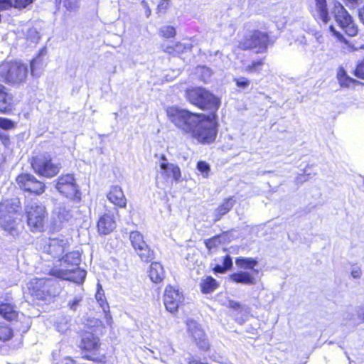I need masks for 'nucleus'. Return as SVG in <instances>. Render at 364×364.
Returning a JSON list of instances; mask_svg holds the SVG:
<instances>
[{
    "label": "nucleus",
    "mask_w": 364,
    "mask_h": 364,
    "mask_svg": "<svg viewBox=\"0 0 364 364\" xmlns=\"http://www.w3.org/2000/svg\"><path fill=\"white\" fill-rule=\"evenodd\" d=\"M168 119L182 132L190 134L200 144L215 141L218 132L215 114L205 115L192 113L186 109L170 107L166 109Z\"/></svg>",
    "instance_id": "obj_1"
},
{
    "label": "nucleus",
    "mask_w": 364,
    "mask_h": 364,
    "mask_svg": "<svg viewBox=\"0 0 364 364\" xmlns=\"http://www.w3.org/2000/svg\"><path fill=\"white\" fill-rule=\"evenodd\" d=\"M104 326L101 323L87 324L78 332V348L83 354L82 358L97 364H105L107 355L100 353V336L103 334Z\"/></svg>",
    "instance_id": "obj_2"
},
{
    "label": "nucleus",
    "mask_w": 364,
    "mask_h": 364,
    "mask_svg": "<svg viewBox=\"0 0 364 364\" xmlns=\"http://www.w3.org/2000/svg\"><path fill=\"white\" fill-rule=\"evenodd\" d=\"M59 267L55 266L50 274L58 278L81 284L86 277V272L78 268L80 262L78 252H70L59 259Z\"/></svg>",
    "instance_id": "obj_3"
},
{
    "label": "nucleus",
    "mask_w": 364,
    "mask_h": 364,
    "mask_svg": "<svg viewBox=\"0 0 364 364\" xmlns=\"http://www.w3.org/2000/svg\"><path fill=\"white\" fill-rule=\"evenodd\" d=\"M156 164L158 166L156 176L157 187L166 188L173 183L181 181L182 174L180 167L176 164L169 162L164 154L159 156Z\"/></svg>",
    "instance_id": "obj_4"
},
{
    "label": "nucleus",
    "mask_w": 364,
    "mask_h": 364,
    "mask_svg": "<svg viewBox=\"0 0 364 364\" xmlns=\"http://www.w3.org/2000/svg\"><path fill=\"white\" fill-rule=\"evenodd\" d=\"M186 97L192 105L202 109L209 110L213 114H215L220 106V98L201 87L187 90Z\"/></svg>",
    "instance_id": "obj_5"
},
{
    "label": "nucleus",
    "mask_w": 364,
    "mask_h": 364,
    "mask_svg": "<svg viewBox=\"0 0 364 364\" xmlns=\"http://www.w3.org/2000/svg\"><path fill=\"white\" fill-rule=\"evenodd\" d=\"M28 68L19 62H5L0 65V80L13 85L25 82Z\"/></svg>",
    "instance_id": "obj_6"
},
{
    "label": "nucleus",
    "mask_w": 364,
    "mask_h": 364,
    "mask_svg": "<svg viewBox=\"0 0 364 364\" xmlns=\"http://www.w3.org/2000/svg\"><path fill=\"white\" fill-rule=\"evenodd\" d=\"M18 202L5 200L0 203V227L10 234L16 231Z\"/></svg>",
    "instance_id": "obj_7"
},
{
    "label": "nucleus",
    "mask_w": 364,
    "mask_h": 364,
    "mask_svg": "<svg viewBox=\"0 0 364 364\" xmlns=\"http://www.w3.org/2000/svg\"><path fill=\"white\" fill-rule=\"evenodd\" d=\"M332 11L335 20L339 27L348 36H355L358 33V28L352 17L343 6L338 1H332Z\"/></svg>",
    "instance_id": "obj_8"
},
{
    "label": "nucleus",
    "mask_w": 364,
    "mask_h": 364,
    "mask_svg": "<svg viewBox=\"0 0 364 364\" xmlns=\"http://www.w3.org/2000/svg\"><path fill=\"white\" fill-rule=\"evenodd\" d=\"M31 166L37 174L46 178L56 176L61 168L60 164L53 163L51 156L47 154L33 157Z\"/></svg>",
    "instance_id": "obj_9"
},
{
    "label": "nucleus",
    "mask_w": 364,
    "mask_h": 364,
    "mask_svg": "<svg viewBox=\"0 0 364 364\" xmlns=\"http://www.w3.org/2000/svg\"><path fill=\"white\" fill-rule=\"evenodd\" d=\"M27 223L32 231H41L44 227L47 217L44 205L33 203L26 206Z\"/></svg>",
    "instance_id": "obj_10"
},
{
    "label": "nucleus",
    "mask_w": 364,
    "mask_h": 364,
    "mask_svg": "<svg viewBox=\"0 0 364 364\" xmlns=\"http://www.w3.org/2000/svg\"><path fill=\"white\" fill-rule=\"evenodd\" d=\"M28 289L31 295L38 300L46 301L57 294L50 279H33L28 284Z\"/></svg>",
    "instance_id": "obj_11"
},
{
    "label": "nucleus",
    "mask_w": 364,
    "mask_h": 364,
    "mask_svg": "<svg viewBox=\"0 0 364 364\" xmlns=\"http://www.w3.org/2000/svg\"><path fill=\"white\" fill-rule=\"evenodd\" d=\"M269 37L264 32L259 31H250L245 38L239 43V48L242 50H255L257 53L266 50Z\"/></svg>",
    "instance_id": "obj_12"
},
{
    "label": "nucleus",
    "mask_w": 364,
    "mask_h": 364,
    "mask_svg": "<svg viewBox=\"0 0 364 364\" xmlns=\"http://www.w3.org/2000/svg\"><path fill=\"white\" fill-rule=\"evenodd\" d=\"M55 188L60 193L73 200H80V191L73 174L62 175L58 178Z\"/></svg>",
    "instance_id": "obj_13"
},
{
    "label": "nucleus",
    "mask_w": 364,
    "mask_h": 364,
    "mask_svg": "<svg viewBox=\"0 0 364 364\" xmlns=\"http://www.w3.org/2000/svg\"><path fill=\"white\" fill-rule=\"evenodd\" d=\"M69 246L67 238H49L46 240L41 247L43 252L53 258H60Z\"/></svg>",
    "instance_id": "obj_14"
},
{
    "label": "nucleus",
    "mask_w": 364,
    "mask_h": 364,
    "mask_svg": "<svg viewBox=\"0 0 364 364\" xmlns=\"http://www.w3.org/2000/svg\"><path fill=\"white\" fill-rule=\"evenodd\" d=\"M18 187L26 192L32 193L36 195H41L45 191V185L41 181L29 173H22L17 176L16 179Z\"/></svg>",
    "instance_id": "obj_15"
},
{
    "label": "nucleus",
    "mask_w": 364,
    "mask_h": 364,
    "mask_svg": "<svg viewBox=\"0 0 364 364\" xmlns=\"http://www.w3.org/2000/svg\"><path fill=\"white\" fill-rule=\"evenodd\" d=\"M13 107V96L7 92L6 88L0 84V113L6 114L10 112ZM0 127L10 129L14 127L13 122L9 119L0 118Z\"/></svg>",
    "instance_id": "obj_16"
},
{
    "label": "nucleus",
    "mask_w": 364,
    "mask_h": 364,
    "mask_svg": "<svg viewBox=\"0 0 364 364\" xmlns=\"http://www.w3.org/2000/svg\"><path fill=\"white\" fill-rule=\"evenodd\" d=\"M129 240L132 246L143 261L152 258L153 252L144 241V236L139 231H132L129 233Z\"/></svg>",
    "instance_id": "obj_17"
},
{
    "label": "nucleus",
    "mask_w": 364,
    "mask_h": 364,
    "mask_svg": "<svg viewBox=\"0 0 364 364\" xmlns=\"http://www.w3.org/2000/svg\"><path fill=\"white\" fill-rule=\"evenodd\" d=\"M183 295L179 289L173 286H167L164 291V302L167 311L174 313L183 302Z\"/></svg>",
    "instance_id": "obj_18"
},
{
    "label": "nucleus",
    "mask_w": 364,
    "mask_h": 364,
    "mask_svg": "<svg viewBox=\"0 0 364 364\" xmlns=\"http://www.w3.org/2000/svg\"><path fill=\"white\" fill-rule=\"evenodd\" d=\"M117 226L116 220L113 215L104 213L97 221V230L101 235H108L111 233Z\"/></svg>",
    "instance_id": "obj_19"
},
{
    "label": "nucleus",
    "mask_w": 364,
    "mask_h": 364,
    "mask_svg": "<svg viewBox=\"0 0 364 364\" xmlns=\"http://www.w3.org/2000/svg\"><path fill=\"white\" fill-rule=\"evenodd\" d=\"M191 336L198 348L204 352L210 349V345L204 331L198 326H194L191 329Z\"/></svg>",
    "instance_id": "obj_20"
},
{
    "label": "nucleus",
    "mask_w": 364,
    "mask_h": 364,
    "mask_svg": "<svg viewBox=\"0 0 364 364\" xmlns=\"http://www.w3.org/2000/svg\"><path fill=\"white\" fill-rule=\"evenodd\" d=\"M108 200L118 208H125L127 198L122 188L119 186H112L107 194Z\"/></svg>",
    "instance_id": "obj_21"
},
{
    "label": "nucleus",
    "mask_w": 364,
    "mask_h": 364,
    "mask_svg": "<svg viewBox=\"0 0 364 364\" xmlns=\"http://www.w3.org/2000/svg\"><path fill=\"white\" fill-rule=\"evenodd\" d=\"M256 274L249 271H238L230 275V279L235 283L253 285L257 283Z\"/></svg>",
    "instance_id": "obj_22"
},
{
    "label": "nucleus",
    "mask_w": 364,
    "mask_h": 364,
    "mask_svg": "<svg viewBox=\"0 0 364 364\" xmlns=\"http://www.w3.org/2000/svg\"><path fill=\"white\" fill-rule=\"evenodd\" d=\"M235 264L244 271L250 270L251 273L258 274L259 270L255 268L258 264V261L252 257H240L235 259Z\"/></svg>",
    "instance_id": "obj_23"
},
{
    "label": "nucleus",
    "mask_w": 364,
    "mask_h": 364,
    "mask_svg": "<svg viewBox=\"0 0 364 364\" xmlns=\"http://www.w3.org/2000/svg\"><path fill=\"white\" fill-rule=\"evenodd\" d=\"M22 314L16 308L9 303H4L0 300V317L1 318H16Z\"/></svg>",
    "instance_id": "obj_24"
},
{
    "label": "nucleus",
    "mask_w": 364,
    "mask_h": 364,
    "mask_svg": "<svg viewBox=\"0 0 364 364\" xmlns=\"http://www.w3.org/2000/svg\"><path fill=\"white\" fill-rule=\"evenodd\" d=\"M234 204L235 200L232 198L225 199V201L215 210L213 213L214 221L217 222L220 220L224 215L232 209Z\"/></svg>",
    "instance_id": "obj_25"
},
{
    "label": "nucleus",
    "mask_w": 364,
    "mask_h": 364,
    "mask_svg": "<svg viewBox=\"0 0 364 364\" xmlns=\"http://www.w3.org/2000/svg\"><path fill=\"white\" fill-rule=\"evenodd\" d=\"M149 277L154 283L161 282L165 277V272L159 262H153L149 271Z\"/></svg>",
    "instance_id": "obj_26"
},
{
    "label": "nucleus",
    "mask_w": 364,
    "mask_h": 364,
    "mask_svg": "<svg viewBox=\"0 0 364 364\" xmlns=\"http://www.w3.org/2000/svg\"><path fill=\"white\" fill-rule=\"evenodd\" d=\"M200 287L203 294H209L218 288V284L212 277L205 276L201 278Z\"/></svg>",
    "instance_id": "obj_27"
},
{
    "label": "nucleus",
    "mask_w": 364,
    "mask_h": 364,
    "mask_svg": "<svg viewBox=\"0 0 364 364\" xmlns=\"http://www.w3.org/2000/svg\"><path fill=\"white\" fill-rule=\"evenodd\" d=\"M337 79L342 87H350L358 83V81L350 77L343 68H339L337 72Z\"/></svg>",
    "instance_id": "obj_28"
},
{
    "label": "nucleus",
    "mask_w": 364,
    "mask_h": 364,
    "mask_svg": "<svg viewBox=\"0 0 364 364\" xmlns=\"http://www.w3.org/2000/svg\"><path fill=\"white\" fill-rule=\"evenodd\" d=\"M315 11L323 22L326 23L329 21L326 0H315Z\"/></svg>",
    "instance_id": "obj_29"
},
{
    "label": "nucleus",
    "mask_w": 364,
    "mask_h": 364,
    "mask_svg": "<svg viewBox=\"0 0 364 364\" xmlns=\"http://www.w3.org/2000/svg\"><path fill=\"white\" fill-rule=\"evenodd\" d=\"M71 215L69 211L63 205L58 204L55 206L53 210V219L58 223H63L68 221Z\"/></svg>",
    "instance_id": "obj_30"
},
{
    "label": "nucleus",
    "mask_w": 364,
    "mask_h": 364,
    "mask_svg": "<svg viewBox=\"0 0 364 364\" xmlns=\"http://www.w3.org/2000/svg\"><path fill=\"white\" fill-rule=\"evenodd\" d=\"M45 65L40 55L31 62V73L33 76L39 77L43 73Z\"/></svg>",
    "instance_id": "obj_31"
},
{
    "label": "nucleus",
    "mask_w": 364,
    "mask_h": 364,
    "mask_svg": "<svg viewBox=\"0 0 364 364\" xmlns=\"http://www.w3.org/2000/svg\"><path fill=\"white\" fill-rule=\"evenodd\" d=\"M191 46L181 43H176L172 46H168L164 48L165 52L169 54L179 55L186 50H190Z\"/></svg>",
    "instance_id": "obj_32"
},
{
    "label": "nucleus",
    "mask_w": 364,
    "mask_h": 364,
    "mask_svg": "<svg viewBox=\"0 0 364 364\" xmlns=\"http://www.w3.org/2000/svg\"><path fill=\"white\" fill-rule=\"evenodd\" d=\"M263 65H264L263 59L253 60L250 64L244 66L243 70L248 73L259 74L262 70Z\"/></svg>",
    "instance_id": "obj_33"
},
{
    "label": "nucleus",
    "mask_w": 364,
    "mask_h": 364,
    "mask_svg": "<svg viewBox=\"0 0 364 364\" xmlns=\"http://www.w3.org/2000/svg\"><path fill=\"white\" fill-rule=\"evenodd\" d=\"M14 336L12 328L7 324L0 322V340L2 341H8Z\"/></svg>",
    "instance_id": "obj_34"
},
{
    "label": "nucleus",
    "mask_w": 364,
    "mask_h": 364,
    "mask_svg": "<svg viewBox=\"0 0 364 364\" xmlns=\"http://www.w3.org/2000/svg\"><path fill=\"white\" fill-rule=\"evenodd\" d=\"M232 266V261L230 256L227 255L223 259V265L217 264L214 267V271L218 273H224L226 270L230 269Z\"/></svg>",
    "instance_id": "obj_35"
},
{
    "label": "nucleus",
    "mask_w": 364,
    "mask_h": 364,
    "mask_svg": "<svg viewBox=\"0 0 364 364\" xmlns=\"http://www.w3.org/2000/svg\"><path fill=\"white\" fill-rule=\"evenodd\" d=\"M96 300L97 303L99 304L100 306L102 308V311L105 312V314H107L109 311V305L106 301V299L105 297V295L102 292V289H98L97 292L95 295Z\"/></svg>",
    "instance_id": "obj_36"
},
{
    "label": "nucleus",
    "mask_w": 364,
    "mask_h": 364,
    "mask_svg": "<svg viewBox=\"0 0 364 364\" xmlns=\"http://www.w3.org/2000/svg\"><path fill=\"white\" fill-rule=\"evenodd\" d=\"M68 11H75L79 8L80 0H57Z\"/></svg>",
    "instance_id": "obj_37"
},
{
    "label": "nucleus",
    "mask_w": 364,
    "mask_h": 364,
    "mask_svg": "<svg viewBox=\"0 0 364 364\" xmlns=\"http://www.w3.org/2000/svg\"><path fill=\"white\" fill-rule=\"evenodd\" d=\"M161 35L165 38H173L176 35L175 28L171 26H164L160 29Z\"/></svg>",
    "instance_id": "obj_38"
},
{
    "label": "nucleus",
    "mask_w": 364,
    "mask_h": 364,
    "mask_svg": "<svg viewBox=\"0 0 364 364\" xmlns=\"http://www.w3.org/2000/svg\"><path fill=\"white\" fill-rule=\"evenodd\" d=\"M197 169L201 173L204 178L208 176V173L210 171L209 164L205 161H199L197 164Z\"/></svg>",
    "instance_id": "obj_39"
},
{
    "label": "nucleus",
    "mask_w": 364,
    "mask_h": 364,
    "mask_svg": "<svg viewBox=\"0 0 364 364\" xmlns=\"http://www.w3.org/2000/svg\"><path fill=\"white\" fill-rule=\"evenodd\" d=\"M11 7L21 9L32 4L33 0H11Z\"/></svg>",
    "instance_id": "obj_40"
},
{
    "label": "nucleus",
    "mask_w": 364,
    "mask_h": 364,
    "mask_svg": "<svg viewBox=\"0 0 364 364\" xmlns=\"http://www.w3.org/2000/svg\"><path fill=\"white\" fill-rule=\"evenodd\" d=\"M234 81L235 82V83L238 87H240L243 90L247 88L250 84V81L244 77L235 78Z\"/></svg>",
    "instance_id": "obj_41"
},
{
    "label": "nucleus",
    "mask_w": 364,
    "mask_h": 364,
    "mask_svg": "<svg viewBox=\"0 0 364 364\" xmlns=\"http://www.w3.org/2000/svg\"><path fill=\"white\" fill-rule=\"evenodd\" d=\"M350 275L355 279H359L362 276V269L360 265L353 264L350 267Z\"/></svg>",
    "instance_id": "obj_42"
},
{
    "label": "nucleus",
    "mask_w": 364,
    "mask_h": 364,
    "mask_svg": "<svg viewBox=\"0 0 364 364\" xmlns=\"http://www.w3.org/2000/svg\"><path fill=\"white\" fill-rule=\"evenodd\" d=\"M198 73H201V78L203 81H207L211 76V70L205 66L198 68Z\"/></svg>",
    "instance_id": "obj_43"
},
{
    "label": "nucleus",
    "mask_w": 364,
    "mask_h": 364,
    "mask_svg": "<svg viewBox=\"0 0 364 364\" xmlns=\"http://www.w3.org/2000/svg\"><path fill=\"white\" fill-rule=\"evenodd\" d=\"M70 324L68 320H60L56 323V329L61 333H65L69 328Z\"/></svg>",
    "instance_id": "obj_44"
},
{
    "label": "nucleus",
    "mask_w": 364,
    "mask_h": 364,
    "mask_svg": "<svg viewBox=\"0 0 364 364\" xmlns=\"http://www.w3.org/2000/svg\"><path fill=\"white\" fill-rule=\"evenodd\" d=\"M229 306L235 310H237L240 312H247L248 310V308L241 305L239 302L235 301H229Z\"/></svg>",
    "instance_id": "obj_45"
},
{
    "label": "nucleus",
    "mask_w": 364,
    "mask_h": 364,
    "mask_svg": "<svg viewBox=\"0 0 364 364\" xmlns=\"http://www.w3.org/2000/svg\"><path fill=\"white\" fill-rule=\"evenodd\" d=\"M355 75L364 80V59L358 65L355 70Z\"/></svg>",
    "instance_id": "obj_46"
},
{
    "label": "nucleus",
    "mask_w": 364,
    "mask_h": 364,
    "mask_svg": "<svg viewBox=\"0 0 364 364\" xmlns=\"http://www.w3.org/2000/svg\"><path fill=\"white\" fill-rule=\"evenodd\" d=\"M329 29L331 32L333 34V36H335L339 41L346 43V41L343 36L338 31H337L333 26H331L329 27Z\"/></svg>",
    "instance_id": "obj_47"
},
{
    "label": "nucleus",
    "mask_w": 364,
    "mask_h": 364,
    "mask_svg": "<svg viewBox=\"0 0 364 364\" xmlns=\"http://www.w3.org/2000/svg\"><path fill=\"white\" fill-rule=\"evenodd\" d=\"M218 242H219L218 237H213V238L206 240L205 245L208 249L210 250L213 247H214Z\"/></svg>",
    "instance_id": "obj_48"
},
{
    "label": "nucleus",
    "mask_w": 364,
    "mask_h": 364,
    "mask_svg": "<svg viewBox=\"0 0 364 364\" xmlns=\"http://www.w3.org/2000/svg\"><path fill=\"white\" fill-rule=\"evenodd\" d=\"M314 38L316 40V42L319 45L322 46L325 43V38L320 32H316L314 33Z\"/></svg>",
    "instance_id": "obj_49"
},
{
    "label": "nucleus",
    "mask_w": 364,
    "mask_h": 364,
    "mask_svg": "<svg viewBox=\"0 0 364 364\" xmlns=\"http://www.w3.org/2000/svg\"><path fill=\"white\" fill-rule=\"evenodd\" d=\"M359 1L360 0H343L346 6L352 9H354L359 5Z\"/></svg>",
    "instance_id": "obj_50"
},
{
    "label": "nucleus",
    "mask_w": 364,
    "mask_h": 364,
    "mask_svg": "<svg viewBox=\"0 0 364 364\" xmlns=\"http://www.w3.org/2000/svg\"><path fill=\"white\" fill-rule=\"evenodd\" d=\"M81 297L80 296H77V297H75L73 301H70L69 303V306L70 308L72 309V310H75L76 309V307L79 304V303L81 301Z\"/></svg>",
    "instance_id": "obj_51"
},
{
    "label": "nucleus",
    "mask_w": 364,
    "mask_h": 364,
    "mask_svg": "<svg viewBox=\"0 0 364 364\" xmlns=\"http://www.w3.org/2000/svg\"><path fill=\"white\" fill-rule=\"evenodd\" d=\"M11 0H0V9H7L11 7Z\"/></svg>",
    "instance_id": "obj_52"
},
{
    "label": "nucleus",
    "mask_w": 364,
    "mask_h": 364,
    "mask_svg": "<svg viewBox=\"0 0 364 364\" xmlns=\"http://www.w3.org/2000/svg\"><path fill=\"white\" fill-rule=\"evenodd\" d=\"M141 5H142L143 8L145 9V15L147 17H149L151 15V9H150L147 2L143 1L141 2Z\"/></svg>",
    "instance_id": "obj_53"
},
{
    "label": "nucleus",
    "mask_w": 364,
    "mask_h": 364,
    "mask_svg": "<svg viewBox=\"0 0 364 364\" xmlns=\"http://www.w3.org/2000/svg\"><path fill=\"white\" fill-rule=\"evenodd\" d=\"M168 6H169V1H166V0H163L158 5V9L159 10L166 9Z\"/></svg>",
    "instance_id": "obj_54"
},
{
    "label": "nucleus",
    "mask_w": 364,
    "mask_h": 364,
    "mask_svg": "<svg viewBox=\"0 0 364 364\" xmlns=\"http://www.w3.org/2000/svg\"><path fill=\"white\" fill-rule=\"evenodd\" d=\"M358 316L359 318H364V306L358 309Z\"/></svg>",
    "instance_id": "obj_55"
},
{
    "label": "nucleus",
    "mask_w": 364,
    "mask_h": 364,
    "mask_svg": "<svg viewBox=\"0 0 364 364\" xmlns=\"http://www.w3.org/2000/svg\"><path fill=\"white\" fill-rule=\"evenodd\" d=\"M359 16L361 21L364 24V6L359 11Z\"/></svg>",
    "instance_id": "obj_56"
},
{
    "label": "nucleus",
    "mask_w": 364,
    "mask_h": 364,
    "mask_svg": "<svg viewBox=\"0 0 364 364\" xmlns=\"http://www.w3.org/2000/svg\"><path fill=\"white\" fill-rule=\"evenodd\" d=\"M361 48H363V49H364V45L361 46Z\"/></svg>",
    "instance_id": "obj_57"
}]
</instances>
